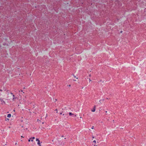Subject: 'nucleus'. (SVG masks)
<instances>
[{
	"instance_id": "obj_15",
	"label": "nucleus",
	"mask_w": 146,
	"mask_h": 146,
	"mask_svg": "<svg viewBox=\"0 0 146 146\" xmlns=\"http://www.w3.org/2000/svg\"><path fill=\"white\" fill-rule=\"evenodd\" d=\"M93 128H94V126H93L91 128H92V129H93Z\"/></svg>"
},
{
	"instance_id": "obj_14",
	"label": "nucleus",
	"mask_w": 146,
	"mask_h": 146,
	"mask_svg": "<svg viewBox=\"0 0 146 146\" xmlns=\"http://www.w3.org/2000/svg\"><path fill=\"white\" fill-rule=\"evenodd\" d=\"M2 91H3V90H2L0 89V91L2 92Z\"/></svg>"
},
{
	"instance_id": "obj_13",
	"label": "nucleus",
	"mask_w": 146,
	"mask_h": 146,
	"mask_svg": "<svg viewBox=\"0 0 146 146\" xmlns=\"http://www.w3.org/2000/svg\"><path fill=\"white\" fill-rule=\"evenodd\" d=\"M68 86H69V87H70V86H71V85H68Z\"/></svg>"
},
{
	"instance_id": "obj_24",
	"label": "nucleus",
	"mask_w": 146,
	"mask_h": 146,
	"mask_svg": "<svg viewBox=\"0 0 146 146\" xmlns=\"http://www.w3.org/2000/svg\"><path fill=\"white\" fill-rule=\"evenodd\" d=\"M92 138H94V137H92Z\"/></svg>"
},
{
	"instance_id": "obj_19",
	"label": "nucleus",
	"mask_w": 146,
	"mask_h": 146,
	"mask_svg": "<svg viewBox=\"0 0 146 146\" xmlns=\"http://www.w3.org/2000/svg\"><path fill=\"white\" fill-rule=\"evenodd\" d=\"M74 78H76V76H75L74 75Z\"/></svg>"
},
{
	"instance_id": "obj_3",
	"label": "nucleus",
	"mask_w": 146,
	"mask_h": 146,
	"mask_svg": "<svg viewBox=\"0 0 146 146\" xmlns=\"http://www.w3.org/2000/svg\"><path fill=\"white\" fill-rule=\"evenodd\" d=\"M95 110H96V107H95V106H94V109L92 110V112H94L95 111Z\"/></svg>"
},
{
	"instance_id": "obj_22",
	"label": "nucleus",
	"mask_w": 146,
	"mask_h": 146,
	"mask_svg": "<svg viewBox=\"0 0 146 146\" xmlns=\"http://www.w3.org/2000/svg\"><path fill=\"white\" fill-rule=\"evenodd\" d=\"M107 111H106V113H107Z\"/></svg>"
},
{
	"instance_id": "obj_26",
	"label": "nucleus",
	"mask_w": 146,
	"mask_h": 146,
	"mask_svg": "<svg viewBox=\"0 0 146 146\" xmlns=\"http://www.w3.org/2000/svg\"><path fill=\"white\" fill-rule=\"evenodd\" d=\"M21 91L22 92H23V90H21Z\"/></svg>"
},
{
	"instance_id": "obj_20",
	"label": "nucleus",
	"mask_w": 146,
	"mask_h": 146,
	"mask_svg": "<svg viewBox=\"0 0 146 146\" xmlns=\"http://www.w3.org/2000/svg\"><path fill=\"white\" fill-rule=\"evenodd\" d=\"M47 114H46V117H47Z\"/></svg>"
},
{
	"instance_id": "obj_4",
	"label": "nucleus",
	"mask_w": 146,
	"mask_h": 146,
	"mask_svg": "<svg viewBox=\"0 0 146 146\" xmlns=\"http://www.w3.org/2000/svg\"><path fill=\"white\" fill-rule=\"evenodd\" d=\"M37 144L39 145V146H41V144L40 143V141H38V142Z\"/></svg>"
},
{
	"instance_id": "obj_7",
	"label": "nucleus",
	"mask_w": 146,
	"mask_h": 146,
	"mask_svg": "<svg viewBox=\"0 0 146 146\" xmlns=\"http://www.w3.org/2000/svg\"><path fill=\"white\" fill-rule=\"evenodd\" d=\"M31 138V139H35V137H32Z\"/></svg>"
},
{
	"instance_id": "obj_2",
	"label": "nucleus",
	"mask_w": 146,
	"mask_h": 146,
	"mask_svg": "<svg viewBox=\"0 0 146 146\" xmlns=\"http://www.w3.org/2000/svg\"><path fill=\"white\" fill-rule=\"evenodd\" d=\"M11 94L13 96V99H12V101H15V100L16 99V98L14 97L15 95H13L12 93H11Z\"/></svg>"
},
{
	"instance_id": "obj_16",
	"label": "nucleus",
	"mask_w": 146,
	"mask_h": 146,
	"mask_svg": "<svg viewBox=\"0 0 146 146\" xmlns=\"http://www.w3.org/2000/svg\"><path fill=\"white\" fill-rule=\"evenodd\" d=\"M89 76L90 77L91 76V74H90V75H89Z\"/></svg>"
},
{
	"instance_id": "obj_23",
	"label": "nucleus",
	"mask_w": 146,
	"mask_h": 146,
	"mask_svg": "<svg viewBox=\"0 0 146 146\" xmlns=\"http://www.w3.org/2000/svg\"><path fill=\"white\" fill-rule=\"evenodd\" d=\"M64 115V114H63V115Z\"/></svg>"
},
{
	"instance_id": "obj_8",
	"label": "nucleus",
	"mask_w": 146,
	"mask_h": 146,
	"mask_svg": "<svg viewBox=\"0 0 146 146\" xmlns=\"http://www.w3.org/2000/svg\"><path fill=\"white\" fill-rule=\"evenodd\" d=\"M31 138H30V139H29L28 140V141H29V142L30 141H31Z\"/></svg>"
},
{
	"instance_id": "obj_25",
	"label": "nucleus",
	"mask_w": 146,
	"mask_h": 146,
	"mask_svg": "<svg viewBox=\"0 0 146 146\" xmlns=\"http://www.w3.org/2000/svg\"><path fill=\"white\" fill-rule=\"evenodd\" d=\"M76 79H78V78L77 77V78H76Z\"/></svg>"
},
{
	"instance_id": "obj_5",
	"label": "nucleus",
	"mask_w": 146,
	"mask_h": 146,
	"mask_svg": "<svg viewBox=\"0 0 146 146\" xmlns=\"http://www.w3.org/2000/svg\"><path fill=\"white\" fill-rule=\"evenodd\" d=\"M11 115L10 114H9L7 115V117H8L9 118L10 117H11Z\"/></svg>"
},
{
	"instance_id": "obj_6",
	"label": "nucleus",
	"mask_w": 146,
	"mask_h": 146,
	"mask_svg": "<svg viewBox=\"0 0 146 146\" xmlns=\"http://www.w3.org/2000/svg\"><path fill=\"white\" fill-rule=\"evenodd\" d=\"M36 141H37L38 142V141H40L38 139L36 138Z\"/></svg>"
},
{
	"instance_id": "obj_10",
	"label": "nucleus",
	"mask_w": 146,
	"mask_h": 146,
	"mask_svg": "<svg viewBox=\"0 0 146 146\" xmlns=\"http://www.w3.org/2000/svg\"><path fill=\"white\" fill-rule=\"evenodd\" d=\"M55 111H56V113H58V110H57V109L55 110Z\"/></svg>"
},
{
	"instance_id": "obj_17",
	"label": "nucleus",
	"mask_w": 146,
	"mask_h": 146,
	"mask_svg": "<svg viewBox=\"0 0 146 146\" xmlns=\"http://www.w3.org/2000/svg\"><path fill=\"white\" fill-rule=\"evenodd\" d=\"M17 144V143H15V145H16Z\"/></svg>"
},
{
	"instance_id": "obj_12",
	"label": "nucleus",
	"mask_w": 146,
	"mask_h": 146,
	"mask_svg": "<svg viewBox=\"0 0 146 146\" xmlns=\"http://www.w3.org/2000/svg\"><path fill=\"white\" fill-rule=\"evenodd\" d=\"M89 80L90 82L91 81V80L90 79H89Z\"/></svg>"
},
{
	"instance_id": "obj_21",
	"label": "nucleus",
	"mask_w": 146,
	"mask_h": 146,
	"mask_svg": "<svg viewBox=\"0 0 146 146\" xmlns=\"http://www.w3.org/2000/svg\"><path fill=\"white\" fill-rule=\"evenodd\" d=\"M21 137H23L22 136H21Z\"/></svg>"
},
{
	"instance_id": "obj_9",
	"label": "nucleus",
	"mask_w": 146,
	"mask_h": 146,
	"mask_svg": "<svg viewBox=\"0 0 146 146\" xmlns=\"http://www.w3.org/2000/svg\"><path fill=\"white\" fill-rule=\"evenodd\" d=\"M93 142L94 143H96V140H94L93 141Z\"/></svg>"
},
{
	"instance_id": "obj_18",
	"label": "nucleus",
	"mask_w": 146,
	"mask_h": 146,
	"mask_svg": "<svg viewBox=\"0 0 146 146\" xmlns=\"http://www.w3.org/2000/svg\"><path fill=\"white\" fill-rule=\"evenodd\" d=\"M60 115L62 114V113H60Z\"/></svg>"
},
{
	"instance_id": "obj_1",
	"label": "nucleus",
	"mask_w": 146,
	"mask_h": 146,
	"mask_svg": "<svg viewBox=\"0 0 146 146\" xmlns=\"http://www.w3.org/2000/svg\"><path fill=\"white\" fill-rule=\"evenodd\" d=\"M69 115L70 116H72V117H75L76 116V115H75L73 113H72L71 112H70L69 113Z\"/></svg>"
},
{
	"instance_id": "obj_11",
	"label": "nucleus",
	"mask_w": 146,
	"mask_h": 146,
	"mask_svg": "<svg viewBox=\"0 0 146 146\" xmlns=\"http://www.w3.org/2000/svg\"><path fill=\"white\" fill-rule=\"evenodd\" d=\"M31 141H32V142H33V139H31Z\"/></svg>"
}]
</instances>
